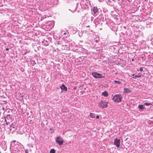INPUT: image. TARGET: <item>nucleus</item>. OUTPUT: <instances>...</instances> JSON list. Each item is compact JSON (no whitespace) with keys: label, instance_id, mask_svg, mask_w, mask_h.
<instances>
[{"label":"nucleus","instance_id":"1","mask_svg":"<svg viewBox=\"0 0 153 153\" xmlns=\"http://www.w3.org/2000/svg\"><path fill=\"white\" fill-rule=\"evenodd\" d=\"M122 97L120 94H116L114 95L112 98L113 100L115 102H119L121 101V99Z\"/></svg>","mask_w":153,"mask_h":153},{"label":"nucleus","instance_id":"2","mask_svg":"<svg viewBox=\"0 0 153 153\" xmlns=\"http://www.w3.org/2000/svg\"><path fill=\"white\" fill-rule=\"evenodd\" d=\"M108 102H106L105 101H101L98 103V106L100 108H107L108 107Z\"/></svg>","mask_w":153,"mask_h":153},{"label":"nucleus","instance_id":"3","mask_svg":"<svg viewBox=\"0 0 153 153\" xmlns=\"http://www.w3.org/2000/svg\"><path fill=\"white\" fill-rule=\"evenodd\" d=\"M56 142L59 145H61L63 143V139L59 136L57 137L56 139Z\"/></svg>","mask_w":153,"mask_h":153},{"label":"nucleus","instance_id":"4","mask_svg":"<svg viewBox=\"0 0 153 153\" xmlns=\"http://www.w3.org/2000/svg\"><path fill=\"white\" fill-rule=\"evenodd\" d=\"M92 74L94 77L96 78H104V76H103L102 74L96 72H93L92 73Z\"/></svg>","mask_w":153,"mask_h":153},{"label":"nucleus","instance_id":"5","mask_svg":"<svg viewBox=\"0 0 153 153\" xmlns=\"http://www.w3.org/2000/svg\"><path fill=\"white\" fill-rule=\"evenodd\" d=\"M114 143L117 147H119L120 145V140L117 139V138L115 139Z\"/></svg>","mask_w":153,"mask_h":153},{"label":"nucleus","instance_id":"6","mask_svg":"<svg viewBox=\"0 0 153 153\" xmlns=\"http://www.w3.org/2000/svg\"><path fill=\"white\" fill-rule=\"evenodd\" d=\"M124 93H129L131 92V91L127 88H124Z\"/></svg>","mask_w":153,"mask_h":153},{"label":"nucleus","instance_id":"7","mask_svg":"<svg viewBox=\"0 0 153 153\" xmlns=\"http://www.w3.org/2000/svg\"><path fill=\"white\" fill-rule=\"evenodd\" d=\"M60 88L61 89L65 91H66L67 90V87L64 85H62L61 86H60Z\"/></svg>","mask_w":153,"mask_h":153},{"label":"nucleus","instance_id":"8","mask_svg":"<svg viewBox=\"0 0 153 153\" xmlns=\"http://www.w3.org/2000/svg\"><path fill=\"white\" fill-rule=\"evenodd\" d=\"M102 95L104 97H107L108 95V94L106 91H104L102 93Z\"/></svg>","mask_w":153,"mask_h":153},{"label":"nucleus","instance_id":"9","mask_svg":"<svg viewBox=\"0 0 153 153\" xmlns=\"http://www.w3.org/2000/svg\"><path fill=\"white\" fill-rule=\"evenodd\" d=\"M90 116L92 118H95V115L94 113H90Z\"/></svg>","mask_w":153,"mask_h":153},{"label":"nucleus","instance_id":"10","mask_svg":"<svg viewBox=\"0 0 153 153\" xmlns=\"http://www.w3.org/2000/svg\"><path fill=\"white\" fill-rule=\"evenodd\" d=\"M97 10L98 9L97 8V7H94L93 11L94 14H96L97 13Z\"/></svg>","mask_w":153,"mask_h":153},{"label":"nucleus","instance_id":"11","mask_svg":"<svg viewBox=\"0 0 153 153\" xmlns=\"http://www.w3.org/2000/svg\"><path fill=\"white\" fill-rule=\"evenodd\" d=\"M138 108L140 109L143 110L144 107L143 105H140L138 106Z\"/></svg>","mask_w":153,"mask_h":153},{"label":"nucleus","instance_id":"12","mask_svg":"<svg viewBox=\"0 0 153 153\" xmlns=\"http://www.w3.org/2000/svg\"><path fill=\"white\" fill-rule=\"evenodd\" d=\"M114 82L115 84H117L118 85H120L121 83V82L119 81L114 80Z\"/></svg>","mask_w":153,"mask_h":153},{"label":"nucleus","instance_id":"13","mask_svg":"<svg viewBox=\"0 0 153 153\" xmlns=\"http://www.w3.org/2000/svg\"><path fill=\"white\" fill-rule=\"evenodd\" d=\"M55 150L54 149H51L50 152V153H55Z\"/></svg>","mask_w":153,"mask_h":153},{"label":"nucleus","instance_id":"14","mask_svg":"<svg viewBox=\"0 0 153 153\" xmlns=\"http://www.w3.org/2000/svg\"><path fill=\"white\" fill-rule=\"evenodd\" d=\"M141 77L140 75H136L134 77H133V78L136 79L137 77Z\"/></svg>","mask_w":153,"mask_h":153},{"label":"nucleus","instance_id":"15","mask_svg":"<svg viewBox=\"0 0 153 153\" xmlns=\"http://www.w3.org/2000/svg\"><path fill=\"white\" fill-rule=\"evenodd\" d=\"M144 105L146 106H149L151 105V103L148 102H145L144 103Z\"/></svg>","mask_w":153,"mask_h":153},{"label":"nucleus","instance_id":"16","mask_svg":"<svg viewBox=\"0 0 153 153\" xmlns=\"http://www.w3.org/2000/svg\"><path fill=\"white\" fill-rule=\"evenodd\" d=\"M140 71H143V68H140Z\"/></svg>","mask_w":153,"mask_h":153},{"label":"nucleus","instance_id":"17","mask_svg":"<svg viewBox=\"0 0 153 153\" xmlns=\"http://www.w3.org/2000/svg\"><path fill=\"white\" fill-rule=\"evenodd\" d=\"M96 117V119H99V116L98 115H97Z\"/></svg>","mask_w":153,"mask_h":153},{"label":"nucleus","instance_id":"18","mask_svg":"<svg viewBox=\"0 0 153 153\" xmlns=\"http://www.w3.org/2000/svg\"><path fill=\"white\" fill-rule=\"evenodd\" d=\"M25 153H28V151H27V150H25Z\"/></svg>","mask_w":153,"mask_h":153},{"label":"nucleus","instance_id":"19","mask_svg":"<svg viewBox=\"0 0 153 153\" xmlns=\"http://www.w3.org/2000/svg\"><path fill=\"white\" fill-rule=\"evenodd\" d=\"M76 86L74 87V90H75V89H76Z\"/></svg>","mask_w":153,"mask_h":153},{"label":"nucleus","instance_id":"20","mask_svg":"<svg viewBox=\"0 0 153 153\" xmlns=\"http://www.w3.org/2000/svg\"><path fill=\"white\" fill-rule=\"evenodd\" d=\"M6 51H8V50H9V49H8V48H6Z\"/></svg>","mask_w":153,"mask_h":153},{"label":"nucleus","instance_id":"21","mask_svg":"<svg viewBox=\"0 0 153 153\" xmlns=\"http://www.w3.org/2000/svg\"><path fill=\"white\" fill-rule=\"evenodd\" d=\"M5 121L6 122H7V121H6V119H5ZM6 123H7V125H8V124H7V122H6Z\"/></svg>","mask_w":153,"mask_h":153},{"label":"nucleus","instance_id":"22","mask_svg":"<svg viewBox=\"0 0 153 153\" xmlns=\"http://www.w3.org/2000/svg\"><path fill=\"white\" fill-rule=\"evenodd\" d=\"M66 34V33H65L63 34L64 35H65Z\"/></svg>","mask_w":153,"mask_h":153},{"label":"nucleus","instance_id":"23","mask_svg":"<svg viewBox=\"0 0 153 153\" xmlns=\"http://www.w3.org/2000/svg\"><path fill=\"white\" fill-rule=\"evenodd\" d=\"M132 76H133V77H134V74H132Z\"/></svg>","mask_w":153,"mask_h":153},{"label":"nucleus","instance_id":"24","mask_svg":"<svg viewBox=\"0 0 153 153\" xmlns=\"http://www.w3.org/2000/svg\"><path fill=\"white\" fill-rule=\"evenodd\" d=\"M132 61H134V59H132Z\"/></svg>","mask_w":153,"mask_h":153},{"label":"nucleus","instance_id":"25","mask_svg":"<svg viewBox=\"0 0 153 153\" xmlns=\"http://www.w3.org/2000/svg\"><path fill=\"white\" fill-rule=\"evenodd\" d=\"M50 130H52V128H51L50 129Z\"/></svg>","mask_w":153,"mask_h":153}]
</instances>
